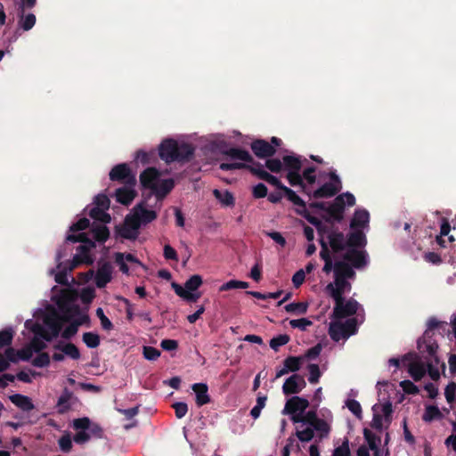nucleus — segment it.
<instances>
[{
	"mask_svg": "<svg viewBox=\"0 0 456 456\" xmlns=\"http://www.w3.org/2000/svg\"><path fill=\"white\" fill-rule=\"evenodd\" d=\"M77 300V294L71 289L57 290L56 287L53 288V304L35 311V322L32 320L25 322V328L34 333L32 346L36 350H42L45 347V341L56 338L63 322H70L61 333L65 339L74 337L79 326L89 322L87 314L81 311Z\"/></svg>",
	"mask_w": 456,
	"mask_h": 456,
	"instance_id": "1",
	"label": "nucleus"
},
{
	"mask_svg": "<svg viewBox=\"0 0 456 456\" xmlns=\"http://www.w3.org/2000/svg\"><path fill=\"white\" fill-rule=\"evenodd\" d=\"M322 259L325 264L323 272L326 273L334 272V281L326 286V293L334 300L332 317L334 319H343L346 317L357 318L358 325L363 322L364 314L361 305L354 299H345L343 296L350 293L352 286L349 280L354 279V272L348 263L340 260H332L330 251L326 248L325 243L322 242V250L320 252Z\"/></svg>",
	"mask_w": 456,
	"mask_h": 456,
	"instance_id": "2",
	"label": "nucleus"
},
{
	"mask_svg": "<svg viewBox=\"0 0 456 456\" xmlns=\"http://www.w3.org/2000/svg\"><path fill=\"white\" fill-rule=\"evenodd\" d=\"M370 214L364 208L355 209L350 223L352 232L348 240H346L344 234L340 232L327 229V243L324 241V234L321 239L326 248H330L333 256L332 260H338V256H343L346 263L353 265L354 267L364 266L367 263L366 253L356 248H362L366 244V236L364 231L369 230Z\"/></svg>",
	"mask_w": 456,
	"mask_h": 456,
	"instance_id": "3",
	"label": "nucleus"
},
{
	"mask_svg": "<svg viewBox=\"0 0 456 456\" xmlns=\"http://www.w3.org/2000/svg\"><path fill=\"white\" fill-rule=\"evenodd\" d=\"M305 159L300 156H284L287 179L290 185L299 186L304 192L314 199L330 198L341 189V182L333 172L317 171L313 167H305Z\"/></svg>",
	"mask_w": 456,
	"mask_h": 456,
	"instance_id": "4",
	"label": "nucleus"
},
{
	"mask_svg": "<svg viewBox=\"0 0 456 456\" xmlns=\"http://www.w3.org/2000/svg\"><path fill=\"white\" fill-rule=\"evenodd\" d=\"M110 208V200L104 194H98L94 200L89 211L90 216L94 220L90 234L79 232L78 234H68L66 240L71 242H82L78 247L77 254L74 257L76 263H92L93 257L90 250L95 247L94 241L104 242L110 235L106 224L110 222V216L106 213Z\"/></svg>",
	"mask_w": 456,
	"mask_h": 456,
	"instance_id": "5",
	"label": "nucleus"
},
{
	"mask_svg": "<svg viewBox=\"0 0 456 456\" xmlns=\"http://www.w3.org/2000/svg\"><path fill=\"white\" fill-rule=\"evenodd\" d=\"M332 416L329 413L326 419L317 417L315 411H309L305 417L296 424V436L303 443L310 442L314 438L322 439L327 437L330 431Z\"/></svg>",
	"mask_w": 456,
	"mask_h": 456,
	"instance_id": "6",
	"label": "nucleus"
},
{
	"mask_svg": "<svg viewBox=\"0 0 456 456\" xmlns=\"http://www.w3.org/2000/svg\"><path fill=\"white\" fill-rule=\"evenodd\" d=\"M156 218L157 210L148 208L144 202H141L126 216L124 224L117 228V233L124 239H135L141 225H145Z\"/></svg>",
	"mask_w": 456,
	"mask_h": 456,
	"instance_id": "7",
	"label": "nucleus"
},
{
	"mask_svg": "<svg viewBox=\"0 0 456 456\" xmlns=\"http://www.w3.org/2000/svg\"><path fill=\"white\" fill-rule=\"evenodd\" d=\"M140 182L143 188L151 190L158 201H161L174 188L172 178H163L162 174L155 167H148L140 175Z\"/></svg>",
	"mask_w": 456,
	"mask_h": 456,
	"instance_id": "8",
	"label": "nucleus"
},
{
	"mask_svg": "<svg viewBox=\"0 0 456 456\" xmlns=\"http://www.w3.org/2000/svg\"><path fill=\"white\" fill-rule=\"evenodd\" d=\"M159 157L167 163L189 160L194 148L186 142H178L173 139L164 140L159 148Z\"/></svg>",
	"mask_w": 456,
	"mask_h": 456,
	"instance_id": "9",
	"label": "nucleus"
},
{
	"mask_svg": "<svg viewBox=\"0 0 456 456\" xmlns=\"http://www.w3.org/2000/svg\"><path fill=\"white\" fill-rule=\"evenodd\" d=\"M364 437L368 443V446L362 445L357 450V456H387L388 450L385 448L388 442V434H386L385 444L381 446L380 436L374 433L364 430Z\"/></svg>",
	"mask_w": 456,
	"mask_h": 456,
	"instance_id": "10",
	"label": "nucleus"
},
{
	"mask_svg": "<svg viewBox=\"0 0 456 456\" xmlns=\"http://www.w3.org/2000/svg\"><path fill=\"white\" fill-rule=\"evenodd\" d=\"M358 328L357 318H348L345 322L341 319H334L329 327V334L334 341L346 339L356 333Z\"/></svg>",
	"mask_w": 456,
	"mask_h": 456,
	"instance_id": "11",
	"label": "nucleus"
},
{
	"mask_svg": "<svg viewBox=\"0 0 456 456\" xmlns=\"http://www.w3.org/2000/svg\"><path fill=\"white\" fill-rule=\"evenodd\" d=\"M427 356L430 355L428 353L421 354V356L409 354L402 359L403 364L407 366L410 375L415 381L421 379L427 372Z\"/></svg>",
	"mask_w": 456,
	"mask_h": 456,
	"instance_id": "12",
	"label": "nucleus"
},
{
	"mask_svg": "<svg viewBox=\"0 0 456 456\" xmlns=\"http://www.w3.org/2000/svg\"><path fill=\"white\" fill-rule=\"evenodd\" d=\"M201 284V276L195 274L185 282L183 287L174 282L172 283V288L180 297L190 302H196L200 298V295L199 293H195V291Z\"/></svg>",
	"mask_w": 456,
	"mask_h": 456,
	"instance_id": "13",
	"label": "nucleus"
},
{
	"mask_svg": "<svg viewBox=\"0 0 456 456\" xmlns=\"http://www.w3.org/2000/svg\"><path fill=\"white\" fill-rule=\"evenodd\" d=\"M441 323L435 318L428 321V328L424 336L418 340V349L420 354L428 353L430 356H435L438 346L436 342L431 339V333L434 329L437 328Z\"/></svg>",
	"mask_w": 456,
	"mask_h": 456,
	"instance_id": "14",
	"label": "nucleus"
},
{
	"mask_svg": "<svg viewBox=\"0 0 456 456\" xmlns=\"http://www.w3.org/2000/svg\"><path fill=\"white\" fill-rule=\"evenodd\" d=\"M309 403L306 399L293 396L289 399L282 410V414H289L293 422L299 421L305 417V411L308 407Z\"/></svg>",
	"mask_w": 456,
	"mask_h": 456,
	"instance_id": "15",
	"label": "nucleus"
},
{
	"mask_svg": "<svg viewBox=\"0 0 456 456\" xmlns=\"http://www.w3.org/2000/svg\"><path fill=\"white\" fill-rule=\"evenodd\" d=\"M40 350H36L35 347L32 346V340L30 341L29 345L19 351H16L12 347H8L5 350L4 357L8 361V362H16L20 360H28L32 357L33 353L39 352Z\"/></svg>",
	"mask_w": 456,
	"mask_h": 456,
	"instance_id": "16",
	"label": "nucleus"
},
{
	"mask_svg": "<svg viewBox=\"0 0 456 456\" xmlns=\"http://www.w3.org/2000/svg\"><path fill=\"white\" fill-rule=\"evenodd\" d=\"M305 385L306 383L303 376L293 374L285 380L282 386V392L285 395L298 394Z\"/></svg>",
	"mask_w": 456,
	"mask_h": 456,
	"instance_id": "17",
	"label": "nucleus"
},
{
	"mask_svg": "<svg viewBox=\"0 0 456 456\" xmlns=\"http://www.w3.org/2000/svg\"><path fill=\"white\" fill-rule=\"evenodd\" d=\"M135 179L132 183H128L125 186L116 191V199L123 205L130 204L134 199L136 192L134 191Z\"/></svg>",
	"mask_w": 456,
	"mask_h": 456,
	"instance_id": "18",
	"label": "nucleus"
},
{
	"mask_svg": "<svg viewBox=\"0 0 456 456\" xmlns=\"http://www.w3.org/2000/svg\"><path fill=\"white\" fill-rule=\"evenodd\" d=\"M110 178L112 181L126 180L127 183H132L133 179H135L131 175V170L128 165L123 163L115 166L110 172Z\"/></svg>",
	"mask_w": 456,
	"mask_h": 456,
	"instance_id": "19",
	"label": "nucleus"
},
{
	"mask_svg": "<svg viewBox=\"0 0 456 456\" xmlns=\"http://www.w3.org/2000/svg\"><path fill=\"white\" fill-rule=\"evenodd\" d=\"M112 278V266L109 263H104L98 268L94 281L98 288H103L111 281Z\"/></svg>",
	"mask_w": 456,
	"mask_h": 456,
	"instance_id": "20",
	"label": "nucleus"
},
{
	"mask_svg": "<svg viewBox=\"0 0 456 456\" xmlns=\"http://www.w3.org/2000/svg\"><path fill=\"white\" fill-rule=\"evenodd\" d=\"M251 149L259 158L270 157L275 153L274 146L265 140H256L252 142Z\"/></svg>",
	"mask_w": 456,
	"mask_h": 456,
	"instance_id": "21",
	"label": "nucleus"
},
{
	"mask_svg": "<svg viewBox=\"0 0 456 456\" xmlns=\"http://www.w3.org/2000/svg\"><path fill=\"white\" fill-rule=\"evenodd\" d=\"M63 257L61 250H58L56 253V262H58L57 265V270L55 269H50L49 274L54 276V280L59 284H68L69 278L67 275L66 269H62L61 263L60 262L61 259Z\"/></svg>",
	"mask_w": 456,
	"mask_h": 456,
	"instance_id": "22",
	"label": "nucleus"
},
{
	"mask_svg": "<svg viewBox=\"0 0 456 456\" xmlns=\"http://www.w3.org/2000/svg\"><path fill=\"white\" fill-rule=\"evenodd\" d=\"M115 261L119 266L120 271L126 274L129 272L127 263L141 265L140 261L132 254L117 253L115 255Z\"/></svg>",
	"mask_w": 456,
	"mask_h": 456,
	"instance_id": "23",
	"label": "nucleus"
},
{
	"mask_svg": "<svg viewBox=\"0 0 456 456\" xmlns=\"http://www.w3.org/2000/svg\"><path fill=\"white\" fill-rule=\"evenodd\" d=\"M10 401L23 411H29L35 408L32 400L26 395L15 394L9 396Z\"/></svg>",
	"mask_w": 456,
	"mask_h": 456,
	"instance_id": "24",
	"label": "nucleus"
},
{
	"mask_svg": "<svg viewBox=\"0 0 456 456\" xmlns=\"http://www.w3.org/2000/svg\"><path fill=\"white\" fill-rule=\"evenodd\" d=\"M440 235L437 236L436 241L442 247H446L448 243L454 240L452 235H448L451 230L450 224L444 218L440 220Z\"/></svg>",
	"mask_w": 456,
	"mask_h": 456,
	"instance_id": "25",
	"label": "nucleus"
},
{
	"mask_svg": "<svg viewBox=\"0 0 456 456\" xmlns=\"http://www.w3.org/2000/svg\"><path fill=\"white\" fill-rule=\"evenodd\" d=\"M192 390L196 395V403L199 406H202L210 401L208 395V386L204 383H196L192 385Z\"/></svg>",
	"mask_w": 456,
	"mask_h": 456,
	"instance_id": "26",
	"label": "nucleus"
},
{
	"mask_svg": "<svg viewBox=\"0 0 456 456\" xmlns=\"http://www.w3.org/2000/svg\"><path fill=\"white\" fill-rule=\"evenodd\" d=\"M54 349L62 352L64 355L73 360L80 358L78 348L72 343L59 342L54 346Z\"/></svg>",
	"mask_w": 456,
	"mask_h": 456,
	"instance_id": "27",
	"label": "nucleus"
},
{
	"mask_svg": "<svg viewBox=\"0 0 456 456\" xmlns=\"http://www.w3.org/2000/svg\"><path fill=\"white\" fill-rule=\"evenodd\" d=\"M213 194L223 207H233L235 204L232 193L227 190L215 189Z\"/></svg>",
	"mask_w": 456,
	"mask_h": 456,
	"instance_id": "28",
	"label": "nucleus"
},
{
	"mask_svg": "<svg viewBox=\"0 0 456 456\" xmlns=\"http://www.w3.org/2000/svg\"><path fill=\"white\" fill-rule=\"evenodd\" d=\"M19 27L24 31L30 30L36 24V16L33 13H24V9H20L19 12Z\"/></svg>",
	"mask_w": 456,
	"mask_h": 456,
	"instance_id": "29",
	"label": "nucleus"
},
{
	"mask_svg": "<svg viewBox=\"0 0 456 456\" xmlns=\"http://www.w3.org/2000/svg\"><path fill=\"white\" fill-rule=\"evenodd\" d=\"M355 204V198L350 192H345L338 195L334 201V207L338 210H343L346 206L352 207Z\"/></svg>",
	"mask_w": 456,
	"mask_h": 456,
	"instance_id": "30",
	"label": "nucleus"
},
{
	"mask_svg": "<svg viewBox=\"0 0 456 456\" xmlns=\"http://www.w3.org/2000/svg\"><path fill=\"white\" fill-rule=\"evenodd\" d=\"M226 154L234 160H240L241 162H250L252 160V158L248 151L237 149V148H231L226 151Z\"/></svg>",
	"mask_w": 456,
	"mask_h": 456,
	"instance_id": "31",
	"label": "nucleus"
},
{
	"mask_svg": "<svg viewBox=\"0 0 456 456\" xmlns=\"http://www.w3.org/2000/svg\"><path fill=\"white\" fill-rule=\"evenodd\" d=\"M257 175L259 178L265 180V182H267L268 183L277 187L278 189L283 191V188L286 187L285 185H283L281 181L274 175L269 174L268 172L265 171V170H259L257 171Z\"/></svg>",
	"mask_w": 456,
	"mask_h": 456,
	"instance_id": "32",
	"label": "nucleus"
},
{
	"mask_svg": "<svg viewBox=\"0 0 456 456\" xmlns=\"http://www.w3.org/2000/svg\"><path fill=\"white\" fill-rule=\"evenodd\" d=\"M304 362V357L301 356H289L284 360V364L286 365V368L290 372L297 371Z\"/></svg>",
	"mask_w": 456,
	"mask_h": 456,
	"instance_id": "33",
	"label": "nucleus"
},
{
	"mask_svg": "<svg viewBox=\"0 0 456 456\" xmlns=\"http://www.w3.org/2000/svg\"><path fill=\"white\" fill-rule=\"evenodd\" d=\"M82 338L89 348H95L100 345V337L94 332H85Z\"/></svg>",
	"mask_w": 456,
	"mask_h": 456,
	"instance_id": "34",
	"label": "nucleus"
},
{
	"mask_svg": "<svg viewBox=\"0 0 456 456\" xmlns=\"http://www.w3.org/2000/svg\"><path fill=\"white\" fill-rule=\"evenodd\" d=\"M285 310L288 313H294L298 314H305L308 308L307 303H290L285 305Z\"/></svg>",
	"mask_w": 456,
	"mask_h": 456,
	"instance_id": "35",
	"label": "nucleus"
},
{
	"mask_svg": "<svg viewBox=\"0 0 456 456\" xmlns=\"http://www.w3.org/2000/svg\"><path fill=\"white\" fill-rule=\"evenodd\" d=\"M267 400V397L265 395H258L256 398V404L251 409L250 415L254 419H256L260 414L261 411L265 406V402Z\"/></svg>",
	"mask_w": 456,
	"mask_h": 456,
	"instance_id": "36",
	"label": "nucleus"
},
{
	"mask_svg": "<svg viewBox=\"0 0 456 456\" xmlns=\"http://www.w3.org/2000/svg\"><path fill=\"white\" fill-rule=\"evenodd\" d=\"M282 191L284 192L288 200H290L293 204H295L296 206L305 208V203L303 200L293 190L286 186L283 188Z\"/></svg>",
	"mask_w": 456,
	"mask_h": 456,
	"instance_id": "37",
	"label": "nucleus"
},
{
	"mask_svg": "<svg viewBox=\"0 0 456 456\" xmlns=\"http://www.w3.org/2000/svg\"><path fill=\"white\" fill-rule=\"evenodd\" d=\"M440 416L441 412L439 409L436 406L429 405L426 407L422 419L427 422H430L435 419H438Z\"/></svg>",
	"mask_w": 456,
	"mask_h": 456,
	"instance_id": "38",
	"label": "nucleus"
},
{
	"mask_svg": "<svg viewBox=\"0 0 456 456\" xmlns=\"http://www.w3.org/2000/svg\"><path fill=\"white\" fill-rule=\"evenodd\" d=\"M307 369L309 371L308 381L311 384L318 383L322 375L319 366L317 364L311 363L307 366Z\"/></svg>",
	"mask_w": 456,
	"mask_h": 456,
	"instance_id": "39",
	"label": "nucleus"
},
{
	"mask_svg": "<svg viewBox=\"0 0 456 456\" xmlns=\"http://www.w3.org/2000/svg\"><path fill=\"white\" fill-rule=\"evenodd\" d=\"M96 316L99 318L101 322V326L104 330H111L113 329V324L110 320L105 315L102 308L98 307L96 309Z\"/></svg>",
	"mask_w": 456,
	"mask_h": 456,
	"instance_id": "40",
	"label": "nucleus"
},
{
	"mask_svg": "<svg viewBox=\"0 0 456 456\" xmlns=\"http://www.w3.org/2000/svg\"><path fill=\"white\" fill-rule=\"evenodd\" d=\"M266 167L269 170L274 173H278L282 169H285L284 158L282 160L279 159H270L266 160Z\"/></svg>",
	"mask_w": 456,
	"mask_h": 456,
	"instance_id": "41",
	"label": "nucleus"
},
{
	"mask_svg": "<svg viewBox=\"0 0 456 456\" xmlns=\"http://www.w3.org/2000/svg\"><path fill=\"white\" fill-rule=\"evenodd\" d=\"M445 399L448 403L452 404L456 403V383L451 382L447 385L444 390Z\"/></svg>",
	"mask_w": 456,
	"mask_h": 456,
	"instance_id": "42",
	"label": "nucleus"
},
{
	"mask_svg": "<svg viewBox=\"0 0 456 456\" xmlns=\"http://www.w3.org/2000/svg\"><path fill=\"white\" fill-rule=\"evenodd\" d=\"M313 322L307 318H301L296 320H290L289 325L294 329L300 330H306L308 327L312 326Z\"/></svg>",
	"mask_w": 456,
	"mask_h": 456,
	"instance_id": "43",
	"label": "nucleus"
},
{
	"mask_svg": "<svg viewBox=\"0 0 456 456\" xmlns=\"http://www.w3.org/2000/svg\"><path fill=\"white\" fill-rule=\"evenodd\" d=\"M289 341V337L288 335H279L270 341V346L274 351H277L281 346L286 345Z\"/></svg>",
	"mask_w": 456,
	"mask_h": 456,
	"instance_id": "44",
	"label": "nucleus"
},
{
	"mask_svg": "<svg viewBox=\"0 0 456 456\" xmlns=\"http://www.w3.org/2000/svg\"><path fill=\"white\" fill-rule=\"evenodd\" d=\"M430 359H428V365H427V370L428 371V375L433 380H436L440 377L439 370L437 368H435L432 365V362L434 361L436 363H438V359L436 355L435 356H429Z\"/></svg>",
	"mask_w": 456,
	"mask_h": 456,
	"instance_id": "45",
	"label": "nucleus"
},
{
	"mask_svg": "<svg viewBox=\"0 0 456 456\" xmlns=\"http://www.w3.org/2000/svg\"><path fill=\"white\" fill-rule=\"evenodd\" d=\"M59 447L63 452H69L72 448V439L69 433L63 435L58 441Z\"/></svg>",
	"mask_w": 456,
	"mask_h": 456,
	"instance_id": "46",
	"label": "nucleus"
},
{
	"mask_svg": "<svg viewBox=\"0 0 456 456\" xmlns=\"http://www.w3.org/2000/svg\"><path fill=\"white\" fill-rule=\"evenodd\" d=\"M13 330L6 329L0 331V347L8 346L12 343L13 338Z\"/></svg>",
	"mask_w": 456,
	"mask_h": 456,
	"instance_id": "47",
	"label": "nucleus"
},
{
	"mask_svg": "<svg viewBox=\"0 0 456 456\" xmlns=\"http://www.w3.org/2000/svg\"><path fill=\"white\" fill-rule=\"evenodd\" d=\"M348 410L357 418L362 417V407L359 402L354 399H348L346 403Z\"/></svg>",
	"mask_w": 456,
	"mask_h": 456,
	"instance_id": "48",
	"label": "nucleus"
},
{
	"mask_svg": "<svg viewBox=\"0 0 456 456\" xmlns=\"http://www.w3.org/2000/svg\"><path fill=\"white\" fill-rule=\"evenodd\" d=\"M332 456H350L349 442L347 439L335 448Z\"/></svg>",
	"mask_w": 456,
	"mask_h": 456,
	"instance_id": "49",
	"label": "nucleus"
},
{
	"mask_svg": "<svg viewBox=\"0 0 456 456\" xmlns=\"http://www.w3.org/2000/svg\"><path fill=\"white\" fill-rule=\"evenodd\" d=\"M91 421L88 418H80L73 420V428L80 431H87Z\"/></svg>",
	"mask_w": 456,
	"mask_h": 456,
	"instance_id": "50",
	"label": "nucleus"
},
{
	"mask_svg": "<svg viewBox=\"0 0 456 456\" xmlns=\"http://www.w3.org/2000/svg\"><path fill=\"white\" fill-rule=\"evenodd\" d=\"M143 356L150 361H155L160 356V351L152 346H143Z\"/></svg>",
	"mask_w": 456,
	"mask_h": 456,
	"instance_id": "51",
	"label": "nucleus"
},
{
	"mask_svg": "<svg viewBox=\"0 0 456 456\" xmlns=\"http://www.w3.org/2000/svg\"><path fill=\"white\" fill-rule=\"evenodd\" d=\"M32 363L36 367L47 366L50 363L49 355L46 353H41L33 359Z\"/></svg>",
	"mask_w": 456,
	"mask_h": 456,
	"instance_id": "52",
	"label": "nucleus"
},
{
	"mask_svg": "<svg viewBox=\"0 0 456 456\" xmlns=\"http://www.w3.org/2000/svg\"><path fill=\"white\" fill-rule=\"evenodd\" d=\"M322 350V346L321 344H317L316 346H313L312 348L308 349L307 352L302 355L301 357H304V361L306 359L313 360L317 358L321 352Z\"/></svg>",
	"mask_w": 456,
	"mask_h": 456,
	"instance_id": "53",
	"label": "nucleus"
},
{
	"mask_svg": "<svg viewBox=\"0 0 456 456\" xmlns=\"http://www.w3.org/2000/svg\"><path fill=\"white\" fill-rule=\"evenodd\" d=\"M89 226V220L86 217L79 219L76 224L69 227L72 232H82Z\"/></svg>",
	"mask_w": 456,
	"mask_h": 456,
	"instance_id": "54",
	"label": "nucleus"
},
{
	"mask_svg": "<svg viewBox=\"0 0 456 456\" xmlns=\"http://www.w3.org/2000/svg\"><path fill=\"white\" fill-rule=\"evenodd\" d=\"M400 387L403 388V390L407 394L415 395L419 392V389L417 386H415L411 381L410 380H403L400 382Z\"/></svg>",
	"mask_w": 456,
	"mask_h": 456,
	"instance_id": "55",
	"label": "nucleus"
},
{
	"mask_svg": "<svg viewBox=\"0 0 456 456\" xmlns=\"http://www.w3.org/2000/svg\"><path fill=\"white\" fill-rule=\"evenodd\" d=\"M252 193L256 199L264 198L267 195V188L264 183H257L253 187Z\"/></svg>",
	"mask_w": 456,
	"mask_h": 456,
	"instance_id": "56",
	"label": "nucleus"
},
{
	"mask_svg": "<svg viewBox=\"0 0 456 456\" xmlns=\"http://www.w3.org/2000/svg\"><path fill=\"white\" fill-rule=\"evenodd\" d=\"M174 409H175V416L178 418V419H182L183 417H184L188 411V407H187V404L185 403H175L174 405H173Z\"/></svg>",
	"mask_w": 456,
	"mask_h": 456,
	"instance_id": "57",
	"label": "nucleus"
},
{
	"mask_svg": "<svg viewBox=\"0 0 456 456\" xmlns=\"http://www.w3.org/2000/svg\"><path fill=\"white\" fill-rule=\"evenodd\" d=\"M90 438V434L87 431H79L74 436L73 440L78 444H83L88 442Z\"/></svg>",
	"mask_w": 456,
	"mask_h": 456,
	"instance_id": "58",
	"label": "nucleus"
},
{
	"mask_svg": "<svg viewBox=\"0 0 456 456\" xmlns=\"http://www.w3.org/2000/svg\"><path fill=\"white\" fill-rule=\"evenodd\" d=\"M305 273L303 269L298 270L292 277V282L296 288H298L304 282Z\"/></svg>",
	"mask_w": 456,
	"mask_h": 456,
	"instance_id": "59",
	"label": "nucleus"
},
{
	"mask_svg": "<svg viewBox=\"0 0 456 456\" xmlns=\"http://www.w3.org/2000/svg\"><path fill=\"white\" fill-rule=\"evenodd\" d=\"M160 346L165 351H172L178 347V342L175 339H163L160 343Z\"/></svg>",
	"mask_w": 456,
	"mask_h": 456,
	"instance_id": "60",
	"label": "nucleus"
},
{
	"mask_svg": "<svg viewBox=\"0 0 456 456\" xmlns=\"http://www.w3.org/2000/svg\"><path fill=\"white\" fill-rule=\"evenodd\" d=\"M164 256L166 259L169 260H178L177 253L170 245H166L164 247Z\"/></svg>",
	"mask_w": 456,
	"mask_h": 456,
	"instance_id": "61",
	"label": "nucleus"
},
{
	"mask_svg": "<svg viewBox=\"0 0 456 456\" xmlns=\"http://www.w3.org/2000/svg\"><path fill=\"white\" fill-rule=\"evenodd\" d=\"M87 432L90 434L91 436L94 437H102V428L97 424H90V428H88Z\"/></svg>",
	"mask_w": 456,
	"mask_h": 456,
	"instance_id": "62",
	"label": "nucleus"
},
{
	"mask_svg": "<svg viewBox=\"0 0 456 456\" xmlns=\"http://www.w3.org/2000/svg\"><path fill=\"white\" fill-rule=\"evenodd\" d=\"M153 154H154L153 152L148 153L143 151H139L136 153L135 159L137 161L142 162V164H147L150 161V157L152 156Z\"/></svg>",
	"mask_w": 456,
	"mask_h": 456,
	"instance_id": "63",
	"label": "nucleus"
},
{
	"mask_svg": "<svg viewBox=\"0 0 456 456\" xmlns=\"http://www.w3.org/2000/svg\"><path fill=\"white\" fill-rule=\"evenodd\" d=\"M453 431L455 434L451 435L445 440V444L447 447H452L454 451H456V423H453Z\"/></svg>",
	"mask_w": 456,
	"mask_h": 456,
	"instance_id": "64",
	"label": "nucleus"
}]
</instances>
